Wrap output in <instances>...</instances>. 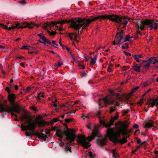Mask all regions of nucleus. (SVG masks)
Here are the masks:
<instances>
[{"label": "nucleus", "mask_w": 158, "mask_h": 158, "mask_svg": "<svg viewBox=\"0 0 158 158\" xmlns=\"http://www.w3.org/2000/svg\"><path fill=\"white\" fill-rule=\"evenodd\" d=\"M20 118L21 121H25L27 120L28 121V124L27 125H24L23 124H21V128L22 131L29 130L33 131L36 126V124H38L39 127H41L44 126L47 123L46 121L40 120L42 117L40 115H37L34 122H31L32 118L27 112L22 113Z\"/></svg>", "instance_id": "obj_1"}, {"label": "nucleus", "mask_w": 158, "mask_h": 158, "mask_svg": "<svg viewBox=\"0 0 158 158\" xmlns=\"http://www.w3.org/2000/svg\"><path fill=\"white\" fill-rule=\"evenodd\" d=\"M132 130L119 128L118 131H114V128H109L107 131L106 136L109 138L110 141L117 143L118 141V137H120L121 134L123 136L127 135L131 132Z\"/></svg>", "instance_id": "obj_2"}, {"label": "nucleus", "mask_w": 158, "mask_h": 158, "mask_svg": "<svg viewBox=\"0 0 158 158\" xmlns=\"http://www.w3.org/2000/svg\"><path fill=\"white\" fill-rule=\"evenodd\" d=\"M96 136H99L98 131L96 127L93 129L91 136H88V137H85L84 135H80L77 137L78 139L77 142L78 144H81L82 146L85 148L87 149L90 147L89 143L86 141L88 140L89 142L91 141L94 139Z\"/></svg>", "instance_id": "obj_3"}, {"label": "nucleus", "mask_w": 158, "mask_h": 158, "mask_svg": "<svg viewBox=\"0 0 158 158\" xmlns=\"http://www.w3.org/2000/svg\"><path fill=\"white\" fill-rule=\"evenodd\" d=\"M105 19H109L113 22H116L117 23H121L123 24L124 26L127 25L129 20L128 19L123 18L115 15H107L104 14Z\"/></svg>", "instance_id": "obj_4"}, {"label": "nucleus", "mask_w": 158, "mask_h": 158, "mask_svg": "<svg viewBox=\"0 0 158 158\" xmlns=\"http://www.w3.org/2000/svg\"><path fill=\"white\" fill-rule=\"evenodd\" d=\"M115 93L113 92L110 93V94L105 96L102 99L100 100L99 104L100 106L103 107L106 106L107 105L111 104L114 102V100L112 96H114Z\"/></svg>", "instance_id": "obj_5"}, {"label": "nucleus", "mask_w": 158, "mask_h": 158, "mask_svg": "<svg viewBox=\"0 0 158 158\" xmlns=\"http://www.w3.org/2000/svg\"><path fill=\"white\" fill-rule=\"evenodd\" d=\"M13 106L11 107L8 106L7 105H6L5 107H6V109H5L2 104H0V112H16L18 113H19L21 112V109L19 106L18 105H15L14 104L12 105Z\"/></svg>", "instance_id": "obj_6"}, {"label": "nucleus", "mask_w": 158, "mask_h": 158, "mask_svg": "<svg viewBox=\"0 0 158 158\" xmlns=\"http://www.w3.org/2000/svg\"><path fill=\"white\" fill-rule=\"evenodd\" d=\"M64 125L67 130V131H65V135L66 136V140H70V141L67 144L70 145L75 139L76 135L74 133L75 132V130L74 129H68V126L66 123L64 124Z\"/></svg>", "instance_id": "obj_7"}, {"label": "nucleus", "mask_w": 158, "mask_h": 158, "mask_svg": "<svg viewBox=\"0 0 158 158\" xmlns=\"http://www.w3.org/2000/svg\"><path fill=\"white\" fill-rule=\"evenodd\" d=\"M98 19H99V20L105 19L104 15L96 16L91 19H86L85 22L81 24V27H82V29H85L86 27H88L92 22L95 21Z\"/></svg>", "instance_id": "obj_8"}, {"label": "nucleus", "mask_w": 158, "mask_h": 158, "mask_svg": "<svg viewBox=\"0 0 158 158\" xmlns=\"http://www.w3.org/2000/svg\"><path fill=\"white\" fill-rule=\"evenodd\" d=\"M123 34L124 31L123 30L117 32L114 41L113 42L114 45H115L116 44L120 45L123 43Z\"/></svg>", "instance_id": "obj_9"}, {"label": "nucleus", "mask_w": 158, "mask_h": 158, "mask_svg": "<svg viewBox=\"0 0 158 158\" xmlns=\"http://www.w3.org/2000/svg\"><path fill=\"white\" fill-rule=\"evenodd\" d=\"M118 118V115L117 114L115 116L111 118L109 121V123H106L105 121L101 120L100 121V123L106 127H110L111 125H113L114 120L117 119Z\"/></svg>", "instance_id": "obj_10"}, {"label": "nucleus", "mask_w": 158, "mask_h": 158, "mask_svg": "<svg viewBox=\"0 0 158 158\" xmlns=\"http://www.w3.org/2000/svg\"><path fill=\"white\" fill-rule=\"evenodd\" d=\"M148 19H145L142 20L140 24L138 25V30L137 31V32L139 34H141V32L139 30L143 31L144 30L145 26H148Z\"/></svg>", "instance_id": "obj_11"}, {"label": "nucleus", "mask_w": 158, "mask_h": 158, "mask_svg": "<svg viewBox=\"0 0 158 158\" xmlns=\"http://www.w3.org/2000/svg\"><path fill=\"white\" fill-rule=\"evenodd\" d=\"M148 26L149 30L152 31L156 30L158 28V23L153 19H148Z\"/></svg>", "instance_id": "obj_12"}, {"label": "nucleus", "mask_w": 158, "mask_h": 158, "mask_svg": "<svg viewBox=\"0 0 158 158\" xmlns=\"http://www.w3.org/2000/svg\"><path fill=\"white\" fill-rule=\"evenodd\" d=\"M38 35L40 37L41 40L40 41V43L44 44H51L52 43L51 41L46 39L42 33L39 34H38Z\"/></svg>", "instance_id": "obj_13"}, {"label": "nucleus", "mask_w": 158, "mask_h": 158, "mask_svg": "<svg viewBox=\"0 0 158 158\" xmlns=\"http://www.w3.org/2000/svg\"><path fill=\"white\" fill-rule=\"evenodd\" d=\"M70 27L73 28L76 30H77L80 28L81 27V24H79L77 23L74 19H71L70 20Z\"/></svg>", "instance_id": "obj_14"}, {"label": "nucleus", "mask_w": 158, "mask_h": 158, "mask_svg": "<svg viewBox=\"0 0 158 158\" xmlns=\"http://www.w3.org/2000/svg\"><path fill=\"white\" fill-rule=\"evenodd\" d=\"M70 22V20L64 19L63 20L56 22H52L50 24V27L56 26L57 24H60L61 25L65 23H67Z\"/></svg>", "instance_id": "obj_15"}, {"label": "nucleus", "mask_w": 158, "mask_h": 158, "mask_svg": "<svg viewBox=\"0 0 158 158\" xmlns=\"http://www.w3.org/2000/svg\"><path fill=\"white\" fill-rule=\"evenodd\" d=\"M16 98L15 94H9L8 95L7 98L11 105L14 104Z\"/></svg>", "instance_id": "obj_16"}, {"label": "nucleus", "mask_w": 158, "mask_h": 158, "mask_svg": "<svg viewBox=\"0 0 158 158\" xmlns=\"http://www.w3.org/2000/svg\"><path fill=\"white\" fill-rule=\"evenodd\" d=\"M107 137L106 135V137L101 139L98 140L97 141V143L98 145L101 146H103L105 145L106 143V138Z\"/></svg>", "instance_id": "obj_17"}, {"label": "nucleus", "mask_w": 158, "mask_h": 158, "mask_svg": "<svg viewBox=\"0 0 158 158\" xmlns=\"http://www.w3.org/2000/svg\"><path fill=\"white\" fill-rule=\"evenodd\" d=\"M56 134L57 137L62 139L64 134H65V131H64L61 129H57L56 130Z\"/></svg>", "instance_id": "obj_18"}, {"label": "nucleus", "mask_w": 158, "mask_h": 158, "mask_svg": "<svg viewBox=\"0 0 158 158\" xmlns=\"http://www.w3.org/2000/svg\"><path fill=\"white\" fill-rule=\"evenodd\" d=\"M142 63L143 66L145 68L148 69L150 67L151 64L149 59L147 60H143Z\"/></svg>", "instance_id": "obj_19"}, {"label": "nucleus", "mask_w": 158, "mask_h": 158, "mask_svg": "<svg viewBox=\"0 0 158 158\" xmlns=\"http://www.w3.org/2000/svg\"><path fill=\"white\" fill-rule=\"evenodd\" d=\"M144 145V148H146V144L145 143V142H143L139 146H136V148L135 149L133 150H132L131 152L132 153H134L136 154L135 152L137 151L138 150H139L141 147H142Z\"/></svg>", "instance_id": "obj_20"}, {"label": "nucleus", "mask_w": 158, "mask_h": 158, "mask_svg": "<svg viewBox=\"0 0 158 158\" xmlns=\"http://www.w3.org/2000/svg\"><path fill=\"white\" fill-rule=\"evenodd\" d=\"M149 105L152 107H153L155 105L157 107H158V98L152 100V102L149 103Z\"/></svg>", "instance_id": "obj_21"}, {"label": "nucleus", "mask_w": 158, "mask_h": 158, "mask_svg": "<svg viewBox=\"0 0 158 158\" xmlns=\"http://www.w3.org/2000/svg\"><path fill=\"white\" fill-rule=\"evenodd\" d=\"M15 28H20V23H17L14 25H13L11 27L8 26L7 27V30L9 31H10L12 29H14Z\"/></svg>", "instance_id": "obj_22"}, {"label": "nucleus", "mask_w": 158, "mask_h": 158, "mask_svg": "<svg viewBox=\"0 0 158 158\" xmlns=\"http://www.w3.org/2000/svg\"><path fill=\"white\" fill-rule=\"evenodd\" d=\"M97 58V56L96 55H94L93 57L91 56V62L90 64V66H93L96 63Z\"/></svg>", "instance_id": "obj_23"}, {"label": "nucleus", "mask_w": 158, "mask_h": 158, "mask_svg": "<svg viewBox=\"0 0 158 158\" xmlns=\"http://www.w3.org/2000/svg\"><path fill=\"white\" fill-rule=\"evenodd\" d=\"M35 135L37 136L39 138H42L45 140L47 138L46 135H44L43 133H40L38 132H36L35 133Z\"/></svg>", "instance_id": "obj_24"}, {"label": "nucleus", "mask_w": 158, "mask_h": 158, "mask_svg": "<svg viewBox=\"0 0 158 158\" xmlns=\"http://www.w3.org/2000/svg\"><path fill=\"white\" fill-rule=\"evenodd\" d=\"M154 126V122L153 121L150 120L144 126L146 128H151Z\"/></svg>", "instance_id": "obj_25"}, {"label": "nucleus", "mask_w": 158, "mask_h": 158, "mask_svg": "<svg viewBox=\"0 0 158 158\" xmlns=\"http://www.w3.org/2000/svg\"><path fill=\"white\" fill-rule=\"evenodd\" d=\"M38 52V51L36 50L35 48L33 47L31 48L28 51V53H29L32 54L34 53L36 54H37Z\"/></svg>", "instance_id": "obj_26"}, {"label": "nucleus", "mask_w": 158, "mask_h": 158, "mask_svg": "<svg viewBox=\"0 0 158 158\" xmlns=\"http://www.w3.org/2000/svg\"><path fill=\"white\" fill-rule=\"evenodd\" d=\"M151 64H154L158 62V58L156 57H151L149 58Z\"/></svg>", "instance_id": "obj_27"}, {"label": "nucleus", "mask_w": 158, "mask_h": 158, "mask_svg": "<svg viewBox=\"0 0 158 158\" xmlns=\"http://www.w3.org/2000/svg\"><path fill=\"white\" fill-rule=\"evenodd\" d=\"M69 36L71 40H75L77 38V35L75 33H69Z\"/></svg>", "instance_id": "obj_28"}, {"label": "nucleus", "mask_w": 158, "mask_h": 158, "mask_svg": "<svg viewBox=\"0 0 158 158\" xmlns=\"http://www.w3.org/2000/svg\"><path fill=\"white\" fill-rule=\"evenodd\" d=\"M132 56L136 61L139 63L140 62L139 59L142 58V56L141 54L134 55Z\"/></svg>", "instance_id": "obj_29"}, {"label": "nucleus", "mask_w": 158, "mask_h": 158, "mask_svg": "<svg viewBox=\"0 0 158 158\" xmlns=\"http://www.w3.org/2000/svg\"><path fill=\"white\" fill-rule=\"evenodd\" d=\"M133 37L130 36L129 35H127L125 38L123 39V42L126 41H129L131 42V39L133 38Z\"/></svg>", "instance_id": "obj_30"}, {"label": "nucleus", "mask_w": 158, "mask_h": 158, "mask_svg": "<svg viewBox=\"0 0 158 158\" xmlns=\"http://www.w3.org/2000/svg\"><path fill=\"white\" fill-rule=\"evenodd\" d=\"M112 154L113 156L115 158H119V155L118 153L116 152V149H114L112 150Z\"/></svg>", "instance_id": "obj_31"}, {"label": "nucleus", "mask_w": 158, "mask_h": 158, "mask_svg": "<svg viewBox=\"0 0 158 158\" xmlns=\"http://www.w3.org/2000/svg\"><path fill=\"white\" fill-rule=\"evenodd\" d=\"M36 25V24L34 22H31L30 23L27 22V27L29 29L33 28Z\"/></svg>", "instance_id": "obj_32"}, {"label": "nucleus", "mask_w": 158, "mask_h": 158, "mask_svg": "<svg viewBox=\"0 0 158 158\" xmlns=\"http://www.w3.org/2000/svg\"><path fill=\"white\" fill-rule=\"evenodd\" d=\"M127 140L126 137H123L120 140L118 139V142H119L121 144H123V143H126L127 142Z\"/></svg>", "instance_id": "obj_33"}, {"label": "nucleus", "mask_w": 158, "mask_h": 158, "mask_svg": "<svg viewBox=\"0 0 158 158\" xmlns=\"http://www.w3.org/2000/svg\"><path fill=\"white\" fill-rule=\"evenodd\" d=\"M27 22H24L23 23H20V28L23 29L27 27Z\"/></svg>", "instance_id": "obj_34"}, {"label": "nucleus", "mask_w": 158, "mask_h": 158, "mask_svg": "<svg viewBox=\"0 0 158 158\" xmlns=\"http://www.w3.org/2000/svg\"><path fill=\"white\" fill-rule=\"evenodd\" d=\"M74 19L79 24L83 22L85 20L84 19H80L78 18H75Z\"/></svg>", "instance_id": "obj_35"}, {"label": "nucleus", "mask_w": 158, "mask_h": 158, "mask_svg": "<svg viewBox=\"0 0 158 158\" xmlns=\"http://www.w3.org/2000/svg\"><path fill=\"white\" fill-rule=\"evenodd\" d=\"M141 66H136L135 65L133 67L135 71L137 72H139L140 70Z\"/></svg>", "instance_id": "obj_36"}, {"label": "nucleus", "mask_w": 158, "mask_h": 158, "mask_svg": "<svg viewBox=\"0 0 158 158\" xmlns=\"http://www.w3.org/2000/svg\"><path fill=\"white\" fill-rule=\"evenodd\" d=\"M78 66L79 68L82 69H84L85 68V66L84 64H82L81 63L79 62H78Z\"/></svg>", "instance_id": "obj_37"}, {"label": "nucleus", "mask_w": 158, "mask_h": 158, "mask_svg": "<svg viewBox=\"0 0 158 158\" xmlns=\"http://www.w3.org/2000/svg\"><path fill=\"white\" fill-rule=\"evenodd\" d=\"M113 66L110 64V65L108 68L107 70L109 72H111L113 71Z\"/></svg>", "instance_id": "obj_38"}, {"label": "nucleus", "mask_w": 158, "mask_h": 158, "mask_svg": "<svg viewBox=\"0 0 158 158\" xmlns=\"http://www.w3.org/2000/svg\"><path fill=\"white\" fill-rule=\"evenodd\" d=\"M52 45L55 48H58V45L56 41L53 40L52 41Z\"/></svg>", "instance_id": "obj_39"}, {"label": "nucleus", "mask_w": 158, "mask_h": 158, "mask_svg": "<svg viewBox=\"0 0 158 158\" xmlns=\"http://www.w3.org/2000/svg\"><path fill=\"white\" fill-rule=\"evenodd\" d=\"M130 67L129 66H123V67L122 69H121V71L127 70Z\"/></svg>", "instance_id": "obj_40"}, {"label": "nucleus", "mask_w": 158, "mask_h": 158, "mask_svg": "<svg viewBox=\"0 0 158 158\" xmlns=\"http://www.w3.org/2000/svg\"><path fill=\"white\" fill-rule=\"evenodd\" d=\"M30 47V46L24 45L22 46L20 48L21 49L25 50L29 49Z\"/></svg>", "instance_id": "obj_41"}, {"label": "nucleus", "mask_w": 158, "mask_h": 158, "mask_svg": "<svg viewBox=\"0 0 158 158\" xmlns=\"http://www.w3.org/2000/svg\"><path fill=\"white\" fill-rule=\"evenodd\" d=\"M123 127H119V128L125 129H127V128L128 127V125L126 124H122Z\"/></svg>", "instance_id": "obj_42"}, {"label": "nucleus", "mask_w": 158, "mask_h": 158, "mask_svg": "<svg viewBox=\"0 0 158 158\" xmlns=\"http://www.w3.org/2000/svg\"><path fill=\"white\" fill-rule=\"evenodd\" d=\"M136 33H137L136 32ZM138 34V33H134L133 34L132 36L133 37V38H134V40L136 39H137L138 38V36L137 34Z\"/></svg>", "instance_id": "obj_43"}, {"label": "nucleus", "mask_w": 158, "mask_h": 158, "mask_svg": "<svg viewBox=\"0 0 158 158\" xmlns=\"http://www.w3.org/2000/svg\"><path fill=\"white\" fill-rule=\"evenodd\" d=\"M6 91L9 94H10V93L12 92L11 90L10 89V88L8 87H7L5 89Z\"/></svg>", "instance_id": "obj_44"}, {"label": "nucleus", "mask_w": 158, "mask_h": 158, "mask_svg": "<svg viewBox=\"0 0 158 158\" xmlns=\"http://www.w3.org/2000/svg\"><path fill=\"white\" fill-rule=\"evenodd\" d=\"M73 118H68V119H65L64 120V121L67 123H70V122L73 121Z\"/></svg>", "instance_id": "obj_45"}, {"label": "nucleus", "mask_w": 158, "mask_h": 158, "mask_svg": "<svg viewBox=\"0 0 158 158\" xmlns=\"http://www.w3.org/2000/svg\"><path fill=\"white\" fill-rule=\"evenodd\" d=\"M27 130H25L26 131L25 133V135L26 136H30L32 134V133L31 132L27 131H26Z\"/></svg>", "instance_id": "obj_46"}, {"label": "nucleus", "mask_w": 158, "mask_h": 158, "mask_svg": "<svg viewBox=\"0 0 158 158\" xmlns=\"http://www.w3.org/2000/svg\"><path fill=\"white\" fill-rule=\"evenodd\" d=\"M88 155L90 158H94V156L93 155L91 151L89 152Z\"/></svg>", "instance_id": "obj_47"}, {"label": "nucleus", "mask_w": 158, "mask_h": 158, "mask_svg": "<svg viewBox=\"0 0 158 158\" xmlns=\"http://www.w3.org/2000/svg\"><path fill=\"white\" fill-rule=\"evenodd\" d=\"M69 104L68 103L66 102L65 103L63 104L62 105L61 107H64L65 108L67 107H69Z\"/></svg>", "instance_id": "obj_48"}, {"label": "nucleus", "mask_w": 158, "mask_h": 158, "mask_svg": "<svg viewBox=\"0 0 158 158\" xmlns=\"http://www.w3.org/2000/svg\"><path fill=\"white\" fill-rule=\"evenodd\" d=\"M0 26L2 27L5 29L7 30L8 26L6 25H4L3 24L0 23Z\"/></svg>", "instance_id": "obj_49"}, {"label": "nucleus", "mask_w": 158, "mask_h": 158, "mask_svg": "<svg viewBox=\"0 0 158 158\" xmlns=\"http://www.w3.org/2000/svg\"><path fill=\"white\" fill-rule=\"evenodd\" d=\"M59 121V119L58 118H54L52 120L51 123H56V122H58Z\"/></svg>", "instance_id": "obj_50"}, {"label": "nucleus", "mask_w": 158, "mask_h": 158, "mask_svg": "<svg viewBox=\"0 0 158 158\" xmlns=\"http://www.w3.org/2000/svg\"><path fill=\"white\" fill-rule=\"evenodd\" d=\"M116 100H118L120 101H123V97L121 96V97H119L117 98H116Z\"/></svg>", "instance_id": "obj_51"}, {"label": "nucleus", "mask_w": 158, "mask_h": 158, "mask_svg": "<svg viewBox=\"0 0 158 158\" xmlns=\"http://www.w3.org/2000/svg\"><path fill=\"white\" fill-rule=\"evenodd\" d=\"M48 32L50 35L52 36L56 34L55 31H48Z\"/></svg>", "instance_id": "obj_52"}, {"label": "nucleus", "mask_w": 158, "mask_h": 158, "mask_svg": "<svg viewBox=\"0 0 158 158\" xmlns=\"http://www.w3.org/2000/svg\"><path fill=\"white\" fill-rule=\"evenodd\" d=\"M115 110V107H111L110 109V113H112Z\"/></svg>", "instance_id": "obj_53"}, {"label": "nucleus", "mask_w": 158, "mask_h": 158, "mask_svg": "<svg viewBox=\"0 0 158 158\" xmlns=\"http://www.w3.org/2000/svg\"><path fill=\"white\" fill-rule=\"evenodd\" d=\"M143 103V99H141L139 101L137 102V104L140 105H141Z\"/></svg>", "instance_id": "obj_54"}, {"label": "nucleus", "mask_w": 158, "mask_h": 158, "mask_svg": "<svg viewBox=\"0 0 158 158\" xmlns=\"http://www.w3.org/2000/svg\"><path fill=\"white\" fill-rule=\"evenodd\" d=\"M136 142L138 144L141 143L140 139L138 138H136Z\"/></svg>", "instance_id": "obj_55"}, {"label": "nucleus", "mask_w": 158, "mask_h": 158, "mask_svg": "<svg viewBox=\"0 0 158 158\" xmlns=\"http://www.w3.org/2000/svg\"><path fill=\"white\" fill-rule=\"evenodd\" d=\"M129 110H123V115H126V114H127L128 112L129 111Z\"/></svg>", "instance_id": "obj_56"}, {"label": "nucleus", "mask_w": 158, "mask_h": 158, "mask_svg": "<svg viewBox=\"0 0 158 158\" xmlns=\"http://www.w3.org/2000/svg\"><path fill=\"white\" fill-rule=\"evenodd\" d=\"M63 64V63L61 62H59L57 64H56V66L58 67H60Z\"/></svg>", "instance_id": "obj_57"}, {"label": "nucleus", "mask_w": 158, "mask_h": 158, "mask_svg": "<svg viewBox=\"0 0 158 158\" xmlns=\"http://www.w3.org/2000/svg\"><path fill=\"white\" fill-rule=\"evenodd\" d=\"M123 52L126 55V56H131V54L130 53L127 52L125 51H123Z\"/></svg>", "instance_id": "obj_58"}, {"label": "nucleus", "mask_w": 158, "mask_h": 158, "mask_svg": "<svg viewBox=\"0 0 158 158\" xmlns=\"http://www.w3.org/2000/svg\"><path fill=\"white\" fill-rule=\"evenodd\" d=\"M56 127L55 126H52V127L51 129H50L51 131H55L56 129Z\"/></svg>", "instance_id": "obj_59"}, {"label": "nucleus", "mask_w": 158, "mask_h": 158, "mask_svg": "<svg viewBox=\"0 0 158 158\" xmlns=\"http://www.w3.org/2000/svg\"><path fill=\"white\" fill-rule=\"evenodd\" d=\"M51 130L50 129L47 130L46 131V134H49L51 132Z\"/></svg>", "instance_id": "obj_60"}, {"label": "nucleus", "mask_w": 158, "mask_h": 158, "mask_svg": "<svg viewBox=\"0 0 158 158\" xmlns=\"http://www.w3.org/2000/svg\"><path fill=\"white\" fill-rule=\"evenodd\" d=\"M31 108L32 110H33L34 111H36L37 110L36 109V108L34 106H32L31 107Z\"/></svg>", "instance_id": "obj_61"}, {"label": "nucleus", "mask_w": 158, "mask_h": 158, "mask_svg": "<svg viewBox=\"0 0 158 158\" xmlns=\"http://www.w3.org/2000/svg\"><path fill=\"white\" fill-rule=\"evenodd\" d=\"M66 50L67 51L69 52L70 54L71 55V50H70L69 48H66Z\"/></svg>", "instance_id": "obj_62"}, {"label": "nucleus", "mask_w": 158, "mask_h": 158, "mask_svg": "<svg viewBox=\"0 0 158 158\" xmlns=\"http://www.w3.org/2000/svg\"><path fill=\"white\" fill-rule=\"evenodd\" d=\"M133 127L137 129L139 127V126L137 124H135L133 125Z\"/></svg>", "instance_id": "obj_63"}, {"label": "nucleus", "mask_w": 158, "mask_h": 158, "mask_svg": "<svg viewBox=\"0 0 158 158\" xmlns=\"http://www.w3.org/2000/svg\"><path fill=\"white\" fill-rule=\"evenodd\" d=\"M52 105L55 107H56L57 106V105L55 102H53Z\"/></svg>", "instance_id": "obj_64"}]
</instances>
